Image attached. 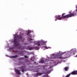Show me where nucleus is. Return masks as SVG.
Masks as SVG:
<instances>
[{"instance_id": "obj_22", "label": "nucleus", "mask_w": 77, "mask_h": 77, "mask_svg": "<svg viewBox=\"0 0 77 77\" xmlns=\"http://www.w3.org/2000/svg\"><path fill=\"white\" fill-rule=\"evenodd\" d=\"M20 55H22V56H23V54H20Z\"/></svg>"}, {"instance_id": "obj_19", "label": "nucleus", "mask_w": 77, "mask_h": 77, "mask_svg": "<svg viewBox=\"0 0 77 77\" xmlns=\"http://www.w3.org/2000/svg\"><path fill=\"white\" fill-rule=\"evenodd\" d=\"M36 72H39V70L38 69H37L36 70Z\"/></svg>"}, {"instance_id": "obj_20", "label": "nucleus", "mask_w": 77, "mask_h": 77, "mask_svg": "<svg viewBox=\"0 0 77 77\" xmlns=\"http://www.w3.org/2000/svg\"><path fill=\"white\" fill-rule=\"evenodd\" d=\"M45 48H46V49H48V47L46 46H45Z\"/></svg>"}, {"instance_id": "obj_4", "label": "nucleus", "mask_w": 77, "mask_h": 77, "mask_svg": "<svg viewBox=\"0 0 77 77\" xmlns=\"http://www.w3.org/2000/svg\"><path fill=\"white\" fill-rule=\"evenodd\" d=\"M35 44L37 45L39 47L40 46V45H41V46L44 45V42H36Z\"/></svg>"}, {"instance_id": "obj_25", "label": "nucleus", "mask_w": 77, "mask_h": 77, "mask_svg": "<svg viewBox=\"0 0 77 77\" xmlns=\"http://www.w3.org/2000/svg\"><path fill=\"white\" fill-rule=\"evenodd\" d=\"M76 57H77V54L76 55Z\"/></svg>"}, {"instance_id": "obj_16", "label": "nucleus", "mask_w": 77, "mask_h": 77, "mask_svg": "<svg viewBox=\"0 0 77 77\" xmlns=\"http://www.w3.org/2000/svg\"><path fill=\"white\" fill-rule=\"evenodd\" d=\"M31 32V31L30 30L28 31V32L27 34V35L28 36H29V34H30V33Z\"/></svg>"}, {"instance_id": "obj_9", "label": "nucleus", "mask_w": 77, "mask_h": 77, "mask_svg": "<svg viewBox=\"0 0 77 77\" xmlns=\"http://www.w3.org/2000/svg\"><path fill=\"white\" fill-rule=\"evenodd\" d=\"M48 62V60L46 59L45 60H41L39 62V63H45V62Z\"/></svg>"}, {"instance_id": "obj_3", "label": "nucleus", "mask_w": 77, "mask_h": 77, "mask_svg": "<svg viewBox=\"0 0 77 77\" xmlns=\"http://www.w3.org/2000/svg\"><path fill=\"white\" fill-rule=\"evenodd\" d=\"M57 55H54L53 57L52 58H51V59H56V58H58V59H65L66 58V57H57Z\"/></svg>"}, {"instance_id": "obj_15", "label": "nucleus", "mask_w": 77, "mask_h": 77, "mask_svg": "<svg viewBox=\"0 0 77 77\" xmlns=\"http://www.w3.org/2000/svg\"><path fill=\"white\" fill-rule=\"evenodd\" d=\"M30 38H29V41H33V39H32V37H31V36H29Z\"/></svg>"}, {"instance_id": "obj_17", "label": "nucleus", "mask_w": 77, "mask_h": 77, "mask_svg": "<svg viewBox=\"0 0 77 77\" xmlns=\"http://www.w3.org/2000/svg\"><path fill=\"white\" fill-rule=\"evenodd\" d=\"M50 72H51V70H49V71L47 72L46 73H47V74H50Z\"/></svg>"}, {"instance_id": "obj_13", "label": "nucleus", "mask_w": 77, "mask_h": 77, "mask_svg": "<svg viewBox=\"0 0 77 77\" xmlns=\"http://www.w3.org/2000/svg\"><path fill=\"white\" fill-rule=\"evenodd\" d=\"M68 67H66L65 68H64V70L65 71H68Z\"/></svg>"}, {"instance_id": "obj_14", "label": "nucleus", "mask_w": 77, "mask_h": 77, "mask_svg": "<svg viewBox=\"0 0 77 77\" xmlns=\"http://www.w3.org/2000/svg\"><path fill=\"white\" fill-rule=\"evenodd\" d=\"M18 57V55H15V56H12L11 57H12V58H17V57Z\"/></svg>"}, {"instance_id": "obj_8", "label": "nucleus", "mask_w": 77, "mask_h": 77, "mask_svg": "<svg viewBox=\"0 0 77 77\" xmlns=\"http://www.w3.org/2000/svg\"><path fill=\"white\" fill-rule=\"evenodd\" d=\"M42 74V73L37 72L35 74V76L36 77H38L39 75H41Z\"/></svg>"}, {"instance_id": "obj_21", "label": "nucleus", "mask_w": 77, "mask_h": 77, "mask_svg": "<svg viewBox=\"0 0 77 77\" xmlns=\"http://www.w3.org/2000/svg\"><path fill=\"white\" fill-rule=\"evenodd\" d=\"M24 57L25 58H27V56L25 55Z\"/></svg>"}, {"instance_id": "obj_24", "label": "nucleus", "mask_w": 77, "mask_h": 77, "mask_svg": "<svg viewBox=\"0 0 77 77\" xmlns=\"http://www.w3.org/2000/svg\"><path fill=\"white\" fill-rule=\"evenodd\" d=\"M34 63H35V64H36V62H34Z\"/></svg>"}, {"instance_id": "obj_5", "label": "nucleus", "mask_w": 77, "mask_h": 77, "mask_svg": "<svg viewBox=\"0 0 77 77\" xmlns=\"http://www.w3.org/2000/svg\"><path fill=\"white\" fill-rule=\"evenodd\" d=\"M65 14V13H63L62 15V17L63 18H69V14H67L66 15H65L64 16V15Z\"/></svg>"}, {"instance_id": "obj_10", "label": "nucleus", "mask_w": 77, "mask_h": 77, "mask_svg": "<svg viewBox=\"0 0 77 77\" xmlns=\"http://www.w3.org/2000/svg\"><path fill=\"white\" fill-rule=\"evenodd\" d=\"M15 72H16L17 74H19V75L21 74V72H20V71L19 70L17 69H16L15 70Z\"/></svg>"}, {"instance_id": "obj_7", "label": "nucleus", "mask_w": 77, "mask_h": 77, "mask_svg": "<svg viewBox=\"0 0 77 77\" xmlns=\"http://www.w3.org/2000/svg\"><path fill=\"white\" fill-rule=\"evenodd\" d=\"M71 53L73 55L77 53V52L76 51V50L75 49H72L71 51Z\"/></svg>"}, {"instance_id": "obj_6", "label": "nucleus", "mask_w": 77, "mask_h": 77, "mask_svg": "<svg viewBox=\"0 0 77 77\" xmlns=\"http://www.w3.org/2000/svg\"><path fill=\"white\" fill-rule=\"evenodd\" d=\"M55 18H56L55 19V21H56V20H61L62 18H63V17H60V15H59L58 16H56L55 17Z\"/></svg>"}, {"instance_id": "obj_18", "label": "nucleus", "mask_w": 77, "mask_h": 77, "mask_svg": "<svg viewBox=\"0 0 77 77\" xmlns=\"http://www.w3.org/2000/svg\"><path fill=\"white\" fill-rule=\"evenodd\" d=\"M48 74L44 75L42 77H48Z\"/></svg>"}, {"instance_id": "obj_1", "label": "nucleus", "mask_w": 77, "mask_h": 77, "mask_svg": "<svg viewBox=\"0 0 77 77\" xmlns=\"http://www.w3.org/2000/svg\"><path fill=\"white\" fill-rule=\"evenodd\" d=\"M21 35H23V34H20V35H17L16 34L14 35V45L17 48L19 49V50H23L24 48H22L21 47V45L19 44L17 42L18 39H20V41H24V38H23V36Z\"/></svg>"}, {"instance_id": "obj_11", "label": "nucleus", "mask_w": 77, "mask_h": 77, "mask_svg": "<svg viewBox=\"0 0 77 77\" xmlns=\"http://www.w3.org/2000/svg\"><path fill=\"white\" fill-rule=\"evenodd\" d=\"M20 69H22V72H24V70H25V67L24 66L20 68Z\"/></svg>"}, {"instance_id": "obj_2", "label": "nucleus", "mask_w": 77, "mask_h": 77, "mask_svg": "<svg viewBox=\"0 0 77 77\" xmlns=\"http://www.w3.org/2000/svg\"><path fill=\"white\" fill-rule=\"evenodd\" d=\"M77 11L75 10L73 12V13H71V11H69V17H75L77 15Z\"/></svg>"}, {"instance_id": "obj_23", "label": "nucleus", "mask_w": 77, "mask_h": 77, "mask_svg": "<svg viewBox=\"0 0 77 77\" xmlns=\"http://www.w3.org/2000/svg\"><path fill=\"white\" fill-rule=\"evenodd\" d=\"M30 43H31V42H32V41H30Z\"/></svg>"}, {"instance_id": "obj_12", "label": "nucleus", "mask_w": 77, "mask_h": 77, "mask_svg": "<svg viewBox=\"0 0 77 77\" xmlns=\"http://www.w3.org/2000/svg\"><path fill=\"white\" fill-rule=\"evenodd\" d=\"M27 50H33V48L32 47H29V46H28L26 47Z\"/></svg>"}]
</instances>
